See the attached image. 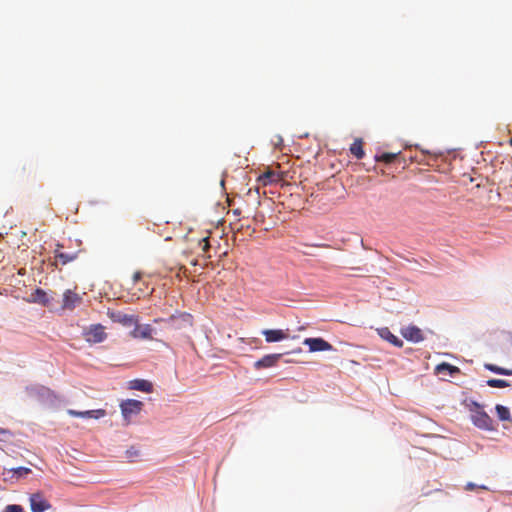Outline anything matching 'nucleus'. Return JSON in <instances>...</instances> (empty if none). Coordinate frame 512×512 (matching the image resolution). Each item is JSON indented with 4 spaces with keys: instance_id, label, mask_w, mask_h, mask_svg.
Wrapping results in <instances>:
<instances>
[{
    "instance_id": "f257e3e1",
    "label": "nucleus",
    "mask_w": 512,
    "mask_h": 512,
    "mask_svg": "<svg viewBox=\"0 0 512 512\" xmlns=\"http://www.w3.org/2000/svg\"><path fill=\"white\" fill-rule=\"evenodd\" d=\"M468 408L471 422L475 427L484 431H494L496 429L493 419L484 411L479 403L472 401Z\"/></svg>"
},
{
    "instance_id": "20e7f679",
    "label": "nucleus",
    "mask_w": 512,
    "mask_h": 512,
    "mask_svg": "<svg viewBox=\"0 0 512 512\" xmlns=\"http://www.w3.org/2000/svg\"><path fill=\"white\" fill-rule=\"evenodd\" d=\"M29 501L32 512H44L51 508V504L39 492L31 494Z\"/></svg>"
},
{
    "instance_id": "9d476101",
    "label": "nucleus",
    "mask_w": 512,
    "mask_h": 512,
    "mask_svg": "<svg viewBox=\"0 0 512 512\" xmlns=\"http://www.w3.org/2000/svg\"><path fill=\"white\" fill-rule=\"evenodd\" d=\"M153 328L149 324L138 325L136 324L135 329L131 332L133 338L148 339L151 340Z\"/></svg>"
},
{
    "instance_id": "7ed1b4c3",
    "label": "nucleus",
    "mask_w": 512,
    "mask_h": 512,
    "mask_svg": "<svg viewBox=\"0 0 512 512\" xmlns=\"http://www.w3.org/2000/svg\"><path fill=\"white\" fill-rule=\"evenodd\" d=\"M83 337L90 344L103 342L107 338L105 327L101 324H92L83 331Z\"/></svg>"
},
{
    "instance_id": "a211bd4d",
    "label": "nucleus",
    "mask_w": 512,
    "mask_h": 512,
    "mask_svg": "<svg viewBox=\"0 0 512 512\" xmlns=\"http://www.w3.org/2000/svg\"><path fill=\"white\" fill-rule=\"evenodd\" d=\"M31 473V469L27 467H17L11 469H4L3 475L5 474H13L16 475V480L18 481L21 478L27 477Z\"/></svg>"
},
{
    "instance_id": "5701e85b",
    "label": "nucleus",
    "mask_w": 512,
    "mask_h": 512,
    "mask_svg": "<svg viewBox=\"0 0 512 512\" xmlns=\"http://www.w3.org/2000/svg\"><path fill=\"white\" fill-rule=\"evenodd\" d=\"M399 154H400V152H398V153H388V152H385V153H382L380 155H377L375 157V159L378 162H384L386 164H390V163H392L398 157Z\"/></svg>"
},
{
    "instance_id": "6ab92c4d",
    "label": "nucleus",
    "mask_w": 512,
    "mask_h": 512,
    "mask_svg": "<svg viewBox=\"0 0 512 512\" xmlns=\"http://www.w3.org/2000/svg\"><path fill=\"white\" fill-rule=\"evenodd\" d=\"M350 152L357 159H362L365 155L363 150V141L361 139H356L350 146Z\"/></svg>"
},
{
    "instance_id": "f8f14e48",
    "label": "nucleus",
    "mask_w": 512,
    "mask_h": 512,
    "mask_svg": "<svg viewBox=\"0 0 512 512\" xmlns=\"http://www.w3.org/2000/svg\"><path fill=\"white\" fill-rule=\"evenodd\" d=\"M263 335L268 343L278 342L288 337L284 331L278 329L264 330Z\"/></svg>"
},
{
    "instance_id": "9b49d317",
    "label": "nucleus",
    "mask_w": 512,
    "mask_h": 512,
    "mask_svg": "<svg viewBox=\"0 0 512 512\" xmlns=\"http://www.w3.org/2000/svg\"><path fill=\"white\" fill-rule=\"evenodd\" d=\"M282 354H269L265 355L255 363L256 369L273 367L280 360Z\"/></svg>"
},
{
    "instance_id": "473e14b6",
    "label": "nucleus",
    "mask_w": 512,
    "mask_h": 512,
    "mask_svg": "<svg viewBox=\"0 0 512 512\" xmlns=\"http://www.w3.org/2000/svg\"><path fill=\"white\" fill-rule=\"evenodd\" d=\"M180 270H183L184 272L186 271V268L184 266H181L180 267Z\"/></svg>"
},
{
    "instance_id": "6e6552de",
    "label": "nucleus",
    "mask_w": 512,
    "mask_h": 512,
    "mask_svg": "<svg viewBox=\"0 0 512 512\" xmlns=\"http://www.w3.org/2000/svg\"><path fill=\"white\" fill-rule=\"evenodd\" d=\"M108 314L113 322L120 323L124 326H130L132 324L138 323V319L134 315L125 314L122 312H110Z\"/></svg>"
},
{
    "instance_id": "2eb2a0df",
    "label": "nucleus",
    "mask_w": 512,
    "mask_h": 512,
    "mask_svg": "<svg viewBox=\"0 0 512 512\" xmlns=\"http://www.w3.org/2000/svg\"><path fill=\"white\" fill-rule=\"evenodd\" d=\"M435 371L437 374H449L450 376H453L455 374H458L460 372V369L456 366H453L449 363L443 362L436 366Z\"/></svg>"
},
{
    "instance_id": "a878e982",
    "label": "nucleus",
    "mask_w": 512,
    "mask_h": 512,
    "mask_svg": "<svg viewBox=\"0 0 512 512\" xmlns=\"http://www.w3.org/2000/svg\"><path fill=\"white\" fill-rule=\"evenodd\" d=\"M3 512H25L21 505L10 504L7 505Z\"/></svg>"
},
{
    "instance_id": "72a5a7b5",
    "label": "nucleus",
    "mask_w": 512,
    "mask_h": 512,
    "mask_svg": "<svg viewBox=\"0 0 512 512\" xmlns=\"http://www.w3.org/2000/svg\"><path fill=\"white\" fill-rule=\"evenodd\" d=\"M511 144H512V140H511Z\"/></svg>"
},
{
    "instance_id": "c756f323",
    "label": "nucleus",
    "mask_w": 512,
    "mask_h": 512,
    "mask_svg": "<svg viewBox=\"0 0 512 512\" xmlns=\"http://www.w3.org/2000/svg\"><path fill=\"white\" fill-rule=\"evenodd\" d=\"M475 488H476V485H475L474 483H471V482L467 483V484H466V486H465V489H466L467 491H472V490H474Z\"/></svg>"
},
{
    "instance_id": "4be33fe9",
    "label": "nucleus",
    "mask_w": 512,
    "mask_h": 512,
    "mask_svg": "<svg viewBox=\"0 0 512 512\" xmlns=\"http://www.w3.org/2000/svg\"><path fill=\"white\" fill-rule=\"evenodd\" d=\"M484 368L493 372V373H496V374H500V375H507V376H510L512 375V369H508V368H502V367H499L495 364H491V363H485L484 364Z\"/></svg>"
},
{
    "instance_id": "b1692460",
    "label": "nucleus",
    "mask_w": 512,
    "mask_h": 512,
    "mask_svg": "<svg viewBox=\"0 0 512 512\" xmlns=\"http://www.w3.org/2000/svg\"><path fill=\"white\" fill-rule=\"evenodd\" d=\"M486 383L492 388H505L510 386V383L503 379H489Z\"/></svg>"
},
{
    "instance_id": "c85d7f7f",
    "label": "nucleus",
    "mask_w": 512,
    "mask_h": 512,
    "mask_svg": "<svg viewBox=\"0 0 512 512\" xmlns=\"http://www.w3.org/2000/svg\"><path fill=\"white\" fill-rule=\"evenodd\" d=\"M142 278V273L137 271L133 274V284H136Z\"/></svg>"
},
{
    "instance_id": "cd10ccee",
    "label": "nucleus",
    "mask_w": 512,
    "mask_h": 512,
    "mask_svg": "<svg viewBox=\"0 0 512 512\" xmlns=\"http://www.w3.org/2000/svg\"><path fill=\"white\" fill-rule=\"evenodd\" d=\"M200 244H203L202 249H203V251H204V252H205V251H207V250H208V248H209V246H210V245H209L208 238H203V239L200 241Z\"/></svg>"
},
{
    "instance_id": "423d86ee",
    "label": "nucleus",
    "mask_w": 512,
    "mask_h": 512,
    "mask_svg": "<svg viewBox=\"0 0 512 512\" xmlns=\"http://www.w3.org/2000/svg\"><path fill=\"white\" fill-rule=\"evenodd\" d=\"M303 344L308 346L310 352L329 351L333 349V346L323 338H306Z\"/></svg>"
},
{
    "instance_id": "7c9ffc66",
    "label": "nucleus",
    "mask_w": 512,
    "mask_h": 512,
    "mask_svg": "<svg viewBox=\"0 0 512 512\" xmlns=\"http://www.w3.org/2000/svg\"><path fill=\"white\" fill-rule=\"evenodd\" d=\"M312 246L318 247V248H329L330 246L325 243H319V244H313Z\"/></svg>"
},
{
    "instance_id": "aec40b11",
    "label": "nucleus",
    "mask_w": 512,
    "mask_h": 512,
    "mask_svg": "<svg viewBox=\"0 0 512 512\" xmlns=\"http://www.w3.org/2000/svg\"><path fill=\"white\" fill-rule=\"evenodd\" d=\"M31 297L33 302L40 303L43 306H47L49 304L47 293L40 288H37L34 293L31 294Z\"/></svg>"
},
{
    "instance_id": "39448f33",
    "label": "nucleus",
    "mask_w": 512,
    "mask_h": 512,
    "mask_svg": "<svg viewBox=\"0 0 512 512\" xmlns=\"http://www.w3.org/2000/svg\"><path fill=\"white\" fill-rule=\"evenodd\" d=\"M82 303V297L73 290H66L63 294L62 309L73 310Z\"/></svg>"
},
{
    "instance_id": "1a4fd4ad",
    "label": "nucleus",
    "mask_w": 512,
    "mask_h": 512,
    "mask_svg": "<svg viewBox=\"0 0 512 512\" xmlns=\"http://www.w3.org/2000/svg\"><path fill=\"white\" fill-rule=\"evenodd\" d=\"M68 414L73 417L99 419L106 415V411L104 409L88 410V411H76V410L70 409V410H68Z\"/></svg>"
},
{
    "instance_id": "ddd939ff",
    "label": "nucleus",
    "mask_w": 512,
    "mask_h": 512,
    "mask_svg": "<svg viewBox=\"0 0 512 512\" xmlns=\"http://www.w3.org/2000/svg\"><path fill=\"white\" fill-rule=\"evenodd\" d=\"M131 389L150 393L153 390V385L151 382L144 379H135L130 382Z\"/></svg>"
},
{
    "instance_id": "412c9836",
    "label": "nucleus",
    "mask_w": 512,
    "mask_h": 512,
    "mask_svg": "<svg viewBox=\"0 0 512 512\" xmlns=\"http://www.w3.org/2000/svg\"><path fill=\"white\" fill-rule=\"evenodd\" d=\"M258 181L262 185L267 186V185H269L271 183L277 182L278 181V175H277V173H275L273 171H267V172H265V173H263L262 175L259 176Z\"/></svg>"
},
{
    "instance_id": "4468645a",
    "label": "nucleus",
    "mask_w": 512,
    "mask_h": 512,
    "mask_svg": "<svg viewBox=\"0 0 512 512\" xmlns=\"http://www.w3.org/2000/svg\"><path fill=\"white\" fill-rule=\"evenodd\" d=\"M379 335L381 336V338H383L384 340L388 341L389 343L396 347L400 348L403 346V341L400 340L397 336H395L388 328L380 329Z\"/></svg>"
},
{
    "instance_id": "0eeeda50",
    "label": "nucleus",
    "mask_w": 512,
    "mask_h": 512,
    "mask_svg": "<svg viewBox=\"0 0 512 512\" xmlns=\"http://www.w3.org/2000/svg\"><path fill=\"white\" fill-rule=\"evenodd\" d=\"M401 335L408 341L418 343L424 340V334L420 328L415 325H409L401 329Z\"/></svg>"
},
{
    "instance_id": "dca6fc26",
    "label": "nucleus",
    "mask_w": 512,
    "mask_h": 512,
    "mask_svg": "<svg viewBox=\"0 0 512 512\" xmlns=\"http://www.w3.org/2000/svg\"><path fill=\"white\" fill-rule=\"evenodd\" d=\"M57 247L58 248L54 252L55 253V259L60 261V263L62 265H66L69 262H72L73 260H75L77 258V254L76 253H72V254L64 253V252H61L60 249H59V248L62 247L61 245H58Z\"/></svg>"
},
{
    "instance_id": "f03ea898",
    "label": "nucleus",
    "mask_w": 512,
    "mask_h": 512,
    "mask_svg": "<svg viewBox=\"0 0 512 512\" xmlns=\"http://www.w3.org/2000/svg\"><path fill=\"white\" fill-rule=\"evenodd\" d=\"M143 405L142 401L135 399H127L121 402V413L127 425L130 424L133 416L141 412Z\"/></svg>"
},
{
    "instance_id": "2f4dec72",
    "label": "nucleus",
    "mask_w": 512,
    "mask_h": 512,
    "mask_svg": "<svg viewBox=\"0 0 512 512\" xmlns=\"http://www.w3.org/2000/svg\"><path fill=\"white\" fill-rule=\"evenodd\" d=\"M6 432H7L6 430H4V429L0 428V435H1V434H5Z\"/></svg>"
},
{
    "instance_id": "bb28decb",
    "label": "nucleus",
    "mask_w": 512,
    "mask_h": 512,
    "mask_svg": "<svg viewBox=\"0 0 512 512\" xmlns=\"http://www.w3.org/2000/svg\"><path fill=\"white\" fill-rule=\"evenodd\" d=\"M3 476H4L3 480H4L5 482H10V483H15V482H17V480H16V475H13V474H5V475H3Z\"/></svg>"
},
{
    "instance_id": "f3484780",
    "label": "nucleus",
    "mask_w": 512,
    "mask_h": 512,
    "mask_svg": "<svg viewBox=\"0 0 512 512\" xmlns=\"http://www.w3.org/2000/svg\"><path fill=\"white\" fill-rule=\"evenodd\" d=\"M497 417L502 422H512L511 413L508 407L501 404L495 406Z\"/></svg>"
},
{
    "instance_id": "393cba45",
    "label": "nucleus",
    "mask_w": 512,
    "mask_h": 512,
    "mask_svg": "<svg viewBox=\"0 0 512 512\" xmlns=\"http://www.w3.org/2000/svg\"><path fill=\"white\" fill-rule=\"evenodd\" d=\"M140 457V451L134 447H131L126 450V458L129 459V461L133 462L136 461L137 458Z\"/></svg>"
}]
</instances>
